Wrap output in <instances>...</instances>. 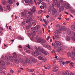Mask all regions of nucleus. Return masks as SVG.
<instances>
[{
    "instance_id": "obj_1",
    "label": "nucleus",
    "mask_w": 75,
    "mask_h": 75,
    "mask_svg": "<svg viewBox=\"0 0 75 75\" xmlns=\"http://www.w3.org/2000/svg\"><path fill=\"white\" fill-rule=\"evenodd\" d=\"M39 51L40 52L42 53L43 54L45 55H47L48 54V52L45 51L44 49L43 48L41 49V47L40 46L39 47Z\"/></svg>"
},
{
    "instance_id": "obj_2",
    "label": "nucleus",
    "mask_w": 75,
    "mask_h": 75,
    "mask_svg": "<svg viewBox=\"0 0 75 75\" xmlns=\"http://www.w3.org/2000/svg\"><path fill=\"white\" fill-rule=\"evenodd\" d=\"M52 16L55 15V16H57L58 15V12L57 10L55 8H53L52 11Z\"/></svg>"
},
{
    "instance_id": "obj_3",
    "label": "nucleus",
    "mask_w": 75,
    "mask_h": 75,
    "mask_svg": "<svg viewBox=\"0 0 75 75\" xmlns=\"http://www.w3.org/2000/svg\"><path fill=\"white\" fill-rule=\"evenodd\" d=\"M43 47H45V48H47L48 50H52V48H51V47L50 45H45L43 44Z\"/></svg>"
},
{
    "instance_id": "obj_4",
    "label": "nucleus",
    "mask_w": 75,
    "mask_h": 75,
    "mask_svg": "<svg viewBox=\"0 0 75 75\" xmlns=\"http://www.w3.org/2000/svg\"><path fill=\"white\" fill-rule=\"evenodd\" d=\"M59 29L61 31H65L67 30V28L65 26H62L60 27Z\"/></svg>"
},
{
    "instance_id": "obj_5",
    "label": "nucleus",
    "mask_w": 75,
    "mask_h": 75,
    "mask_svg": "<svg viewBox=\"0 0 75 75\" xmlns=\"http://www.w3.org/2000/svg\"><path fill=\"white\" fill-rule=\"evenodd\" d=\"M25 63L26 64H31L32 62L30 60V59L29 58H27L26 59Z\"/></svg>"
},
{
    "instance_id": "obj_6",
    "label": "nucleus",
    "mask_w": 75,
    "mask_h": 75,
    "mask_svg": "<svg viewBox=\"0 0 75 75\" xmlns=\"http://www.w3.org/2000/svg\"><path fill=\"white\" fill-rule=\"evenodd\" d=\"M30 11L32 13H35L36 11L35 10V6H34L32 7V9H30Z\"/></svg>"
},
{
    "instance_id": "obj_7",
    "label": "nucleus",
    "mask_w": 75,
    "mask_h": 75,
    "mask_svg": "<svg viewBox=\"0 0 75 75\" xmlns=\"http://www.w3.org/2000/svg\"><path fill=\"white\" fill-rule=\"evenodd\" d=\"M30 59L33 62H37V59L34 58L33 56H31L30 57Z\"/></svg>"
},
{
    "instance_id": "obj_8",
    "label": "nucleus",
    "mask_w": 75,
    "mask_h": 75,
    "mask_svg": "<svg viewBox=\"0 0 75 75\" xmlns=\"http://www.w3.org/2000/svg\"><path fill=\"white\" fill-rule=\"evenodd\" d=\"M38 26H36L35 27L34 29L33 30V33H37V32L38 31Z\"/></svg>"
},
{
    "instance_id": "obj_9",
    "label": "nucleus",
    "mask_w": 75,
    "mask_h": 75,
    "mask_svg": "<svg viewBox=\"0 0 75 75\" xmlns=\"http://www.w3.org/2000/svg\"><path fill=\"white\" fill-rule=\"evenodd\" d=\"M69 4L68 3H66L64 4V7L66 9H68L69 8Z\"/></svg>"
},
{
    "instance_id": "obj_10",
    "label": "nucleus",
    "mask_w": 75,
    "mask_h": 75,
    "mask_svg": "<svg viewBox=\"0 0 75 75\" xmlns=\"http://www.w3.org/2000/svg\"><path fill=\"white\" fill-rule=\"evenodd\" d=\"M64 10V7L63 6H61L59 8V11L60 12Z\"/></svg>"
},
{
    "instance_id": "obj_11",
    "label": "nucleus",
    "mask_w": 75,
    "mask_h": 75,
    "mask_svg": "<svg viewBox=\"0 0 75 75\" xmlns=\"http://www.w3.org/2000/svg\"><path fill=\"white\" fill-rule=\"evenodd\" d=\"M52 46L54 45L55 48H59V46L55 43H52Z\"/></svg>"
},
{
    "instance_id": "obj_12",
    "label": "nucleus",
    "mask_w": 75,
    "mask_h": 75,
    "mask_svg": "<svg viewBox=\"0 0 75 75\" xmlns=\"http://www.w3.org/2000/svg\"><path fill=\"white\" fill-rule=\"evenodd\" d=\"M3 73L4 75H6V73H5V72L3 71V70L0 68V73Z\"/></svg>"
},
{
    "instance_id": "obj_13",
    "label": "nucleus",
    "mask_w": 75,
    "mask_h": 75,
    "mask_svg": "<svg viewBox=\"0 0 75 75\" xmlns=\"http://www.w3.org/2000/svg\"><path fill=\"white\" fill-rule=\"evenodd\" d=\"M55 42L57 45H59V46L61 45L62 44L61 43V42L57 41H55Z\"/></svg>"
},
{
    "instance_id": "obj_14",
    "label": "nucleus",
    "mask_w": 75,
    "mask_h": 75,
    "mask_svg": "<svg viewBox=\"0 0 75 75\" xmlns=\"http://www.w3.org/2000/svg\"><path fill=\"white\" fill-rule=\"evenodd\" d=\"M2 3L4 5H6V4H7V2L5 1L4 0H2Z\"/></svg>"
},
{
    "instance_id": "obj_15",
    "label": "nucleus",
    "mask_w": 75,
    "mask_h": 75,
    "mask_svg": "<svg viewBox=\"0 0 75 75\" xmlns=\"http://www.w3.org/2000/svg\"><path fill=\"white\" fill-rule=\"evenodd\" d=\"M66 40L67 41H70L71 39L69 36H67L66 38Z\"/></svg>"
},
{
    "instance_id": "obj_16",
    "label": "nucleus",
    "mask_w": 75,
    "mask_h": 75,
    "mask_svg": "<svg viewBox=\"0 0 75 75\" xmlns=\"http://www.w3.org/2000/svg\"><path fill=\"white\" fill-rule=\"evenodd\" d=\"M42 38H39L37 40L38 42H41L42 41Z\"/></svg>"
},
{
    "instance_id": "obj_17",
    "label": "nucleus",
    "mask_w": 75,
    "mask_h": 75,
    "mask_svg": "<svg viewBox=\"0 0 75 75\" xmlns=\"http://www.w3.org/2000/svg\"><path fill=\"white\" fill-rule=\"evenodd\" d=\"M67 33L69 35H70V34H71V32L69 29H68V30H67Z\"/></svg>"
},
{
    "instance_id": "obj_18",
    "label": "nucleus",
    "mask_w": 75,
    "mask_h": 75,
    "mask_svg": "<svg viewBox=\"0 0 75 75\" xmlns=\"http://www.w3.org/2000/svg\"><path fill=\"white\" fill-rule=\"evenodd\" d=\"M0 63L2 65H3V66H4V65H5V63H4V62L3 61H0Z\"/></svg>"
},
{
    "instance_id": "obj_19",
    "label": "nucleus",
    "mask_w": 75,
    "mask_h": 75,
    "mask_svg": "<svg viewBox=\"0 0 75 75\" xmlns=\"http://www.w3.org/2000/svg\"><path fill=\"white\" fill-rule=\"evenodd\" d=\"M35 52H36V53L37 54H38L39 55H42L40 53V52L36 50H35Z\"/></svg>"
},
{
    "instance_id": "obj_20",
    "label": "nucleus",
    "mask_w": 75,
    "mask_h": 75,
    "mask_svg": "<svg viewBox=\"0 0 75 75\" xmlns=\"http://www.w3.org/2000/svg\"><path fill=\"white\" fill-rule=\"evenodd\" d=\"M67 55L69 57H71L72 55V52H69L67 53Z\"/></svg>"
},
{
    "instance_id": "obj_21",
    "label": "nucleus",
    "mask_w": 75,
    "mask_h": 75,
    "mask_svg": "<svg viewBox=\"0 0 75 75\" xmlns=\"http://www.w3.org/2000/svg\"><path fill=\"white\" fill-rule=\"evenodd\" d=\"M5 60L7 61H8V56H6L5 57Z\"/></svg>"
},
{
    "instance_id": "obj_22",
    "label": "nucleus",
    "mask_w": 75,
    "mask_h": 75,
    "mask_svg": "<svg viewBox=\"0 0 75 75\" xmlns=\"http://www.w3.org/2000/svg\"><path fill=\"white\" fill-rule=\"evenodd\" d=\"M71 29L72 30L75 31V26L73 25L71 27Z\"/></svg>"
},
{
    "instance_id": "obj_23",
    "label": "nucleus",
    "mask_w": 75,
    "mask_h": 75,
    "mask_svg": "<svg viewBox=\"0 0 75 75\" xmlns=\"http://www.w3.org/2000/svg\"><path fill=\"white\" fill-rule=\"evenodd\" d=\"M15 62L16 64H19V61L18 59H15Z\"/></svg>"
},
{
    "instance_id": "obj_24",
    "label": "nucleus",
    "mask_w": 75,
    "mask_h": 75,
    "mask_svg": "<svg viewBox=\"0 0 75 75\" xmlns=\"http://www.w3.org/2000/svg\"><path fill=\"white\" fill-rule=\"evenodd\" d=\"M3 7L2 6L0 5V11H3Z\"/></svg>"
},
{
    "instance_id": "obj_25",
    "label": "nucleus",
    "mask_w": 75,
    "mask_h": 75,
    "mask_svg": "<svg viewBox=\"0 0 75 75\" xmlns=\"http://www.w3.org/2000/svg\"><path fill=\"white\" fill-rule=\"evenodd\" d=\"M57 3V0H54L53 1V4L54 5H56Z\"/></svg>"
},
{
    "instance_id": "obj_26",
    "label": "nucleus",
    "mask_w": 75,
    "mask_h": 75,
    "mask_svg": "<svg viewBox=\"0 0 75 75\" xmlns=\"http://www.w3.org/2000/svg\"><path fill=\"white\" fill-rule=\"evenodd\" d=\"M13 56L14 58H17V54L16 53H13Z\"/></svg>"
},
{
    "instance_id": "obj_27",
    "label": "nucleus",
    "mask_w": 75,
    "mask_h": 75,
    "mask_svg": "<svg viewBox=\"0 0 75 75\" xmlns=\"http://www.w3.org/2000/svg\"><path fill=\"white\" fill-rule=\"evenodd\" d=\"M46 7V6L42 5L40 6V8L41 9H42V8H44Z\"/></svg>"
},
{
    "instance_id": "obj_28",
    "label": "nucleus",
    "mask_w": 75,
    "mask_h": 75,
    "mask_svg": "<svg viewBox=\"0 0 75 75\" xmlns=\"http://www.w3.org/2000/svg\"><path fill=\"white\" fill-rule=\"evenodd\" d=\"M46 42V40L44 39H42V42H41V43H42V44H44V43H45Z\"/></svg>"
},
{
    "instance_id": "obj_29",
    "label": "nucleus",
    "mask_w": 75,
    "mask_h": 75,
    "mask_svg": "<svg viewBox=\"0 0 75 75\" xmlns=\"http://www.w3.org/2000/svg\"><path fill=\"white\" fill-rule=\"evenodd\" d=\"M38 58L40 60H42L44 59V58L41 57L40 56H39Z\"/></svg>"
},
{
    "instance_id": "obj_30",
    "label": "nucleus",
    "mask_w": 75,
    "mask_h": 75,
    "mask_svg": "<svg viewBox=\"0 0 75 75\" xmlns=\"http://www.w3.org/2000/svg\"><path fill=\"white\" fill-rule=\"evenodd\" d=\"M8 2L9 4H13V1H12L11 0H8Z\"/></svg>"
},
{
    "instance_id": "obj_31",
    "label": "nucleus",
    "mask_w": 75,
    "mask_h": 75,
    "mask_svg": "<svg viewBox=\"0 0 75 75\" xmlns=\"http://www.w3.org/2000/svg\"><path fill=\"white\" fill-rule=\"evenodd\" d=\"M36 54H37L35 53V52H33L32 53L33 56L34 57V56H36Z\"/></svg>"
},
{
    "instance_id": "obj_32",
    "label": "nucleus",
    "mask_w": 75,
    "mask_h": 75,
    "mask_svg": "<svg viewBox=\"0 0 75 75\" xmlns=\"http://www.w3.org/2000/svg\"><path fill=\"white\" fill-rule=\"evenodd\" d=\"M74 36L71 37V38L73 40L75 41V33H74Z\"/></svg>"
},
{
    "instance_id": "obj_33",
    "label": "nucleus",
    "mask_w": 75,
    "mask_h": 75,
    "mask_svg": "<svg viewBox=\"0 0 75 75\" xmlns=\"http://www.w3.org/2000/svg\"><path fill=\"white\" fill-rule=\"evenodd\" d=\"M54 36L56 38H59V35L55 34Z\"/></svg>"
},
{
    "instance_id": "obj_34",
    "label": "nucleus",
    "mask_w": 75,
    "mask_h": 75,
    "mask_svg": "<svg viewBox=\"0 0 75 75\" xmlns=\"http://www.w3.org/2000/svg\"><path fill=\"white\" fill-rule=\"evenodd\" d=\"M6 7H7V8H8V10L10 9V6L9 4H8V5L6 6Z\"/></svg>"
},
{
    "instance_id": "obj_35",
    "label": "nucleus",
    "mask_w": 75,
    "mask_h": 75,
    "mask_svg": "<svg viewBox=\"0 0 75 75\" xmlns=\"http://www.w3.org/2000/svg\"><path fill=\"white\" fill-rule=\"evenodd\" d=\"M9 59H11V60H13V57L12 56H9Z\"/></svg>"
},
{
    "instance_id": "obj_36",
    "label": "nucleus",
    "mask_w": 75,
    "mask_h": 75,
    "mask_svg": "<svg viewBox=\"0 0 75 75\" xmlns=\"http://www.w3.org/2000/svg\"><path fill=\"white\" fill-rule=\"evenodd\" d=\"M35 70L34 69H30L28 70L29 72H34Z\"/></svg>"
},
{
    "instance_id": "obj_37",
    "label": "nucleus",
    "mask_w": 75,
    "mask_h": 75,
    "mask_svg": "<svg viewBox=\"0 0 75 75\" xmlns=\"http://www.w3.org/2000/svg\"><path fill=\"white\" fill-rule=\"evenodd\" d=\"M21 15H22V16H26V15H27V13L22 12L21 13Z\"/></svg>"
},
{
    "instance_id": "obj_38",
    "label": "nucleus",
    "mask_w": 75,
    "mask_h": 75,
    "mask_svg": "<svg viewBox=\"0 0 75 75\" xmlns=\"http://www.w3.org/2000/svg\"><path fill=\"white\" fill-rule=\"evenodd\" d=\"M35 50H37V51H40V50H39V47H38V48H37V47L35 46Z\"/></svg>"
},
{
    "instance_id": "obj_39",
    "label": "nucleus",
    "mask_w": 75,
    "mask_h": 75,
    "mask_svg": "<svg viewBox=\"0 0 75 75\" xmlns=\"http://www.w3.org/2000/svg\"><path fill=\"white\" fill-rule=\"evenodd\" d=\"M13 28V27L11 26H9V29L10 31H12V30H13V28Z\"/></svg>"
},
{
    "instance_id": "obj_40",
    "label": "nucleus",
    "mask_w": 75,
    "mask_h": 75,
    "mask_svg": "<svg viewBox=\"0 0 75 75\" xmlns=\"http://www.w3.org/2000/svg\"><path fill=\"white\" fill-rule=\"evenodd\" d=\"M61 50V49H59L57 50V52H59Z\"/></svg>"
},
{
    "instance_id": "obj_41",
    "label": "nucleus",
    "mask_w": 75,
    "mask_h": 75,
    "mask_svg": "<svg viewBox=\"0 0 75 75\" xmlns=\"http://www.w3.org/2000/svg\"><path fill=\"white\" fill-rule=\"evenodd\" d=\"M30 21H31V19H30L26 21V23H29V22H30Z\"/></svg>"
},
{
    "instance_id": "obj_42",
    "label": "nucleus",
    "mask_w": 75,
    "mask_h": 75,
    "mask_svg": "<svg viewBox=\"0 0 75 75\" xmlns=\"http://www.w3.org/2000/svg\"><path fill=\"white\" fill-rule=\"evenodd\" d=\"M28 13L29 15H32V14H33V13H32V12H31L30 11H29L28 12Z\"/></svg>"
},
{
    "instance_id": "obj_43",
    "label": "nucleus",
    "mask_w": 75,
    "mask_h": 75,
    "mask_svg": "<svg viewBox=\"0 0 75 75\" xmlns=\"http://www.w3.org/2000/svg\"><path fill=\"white\" fill-rule=\"evenodd\" d=\"M43 60V61L44 62H46V61H47V59H44L43 58V59L42 60Z\"/></svg>"
},
{
    "instance_id": "obj_44",
    "label": "nucleus",
    "mask_w": 75,
    "mask_h": 75,
    "mask_svg": "<svg viewBox=\"0 0 75 75\" xmlns=\"http://www.w3.org/2000/svg\"><path fill=\"white\" fill-rule=\"evenodd\" d=\"M60 4H61L59 3H57V7H59V6H60Z\"/></svg>"
},
{
    "instance_id": "obj_45",
    "label": "nucleus",
    "mask_w": 75,
    "mask_h": 75,
    "mask_svg": "<svg viewBox=\"0 0 75 75\" xmlns=\"http://www.w3.org/2000/svg\"><path fill=\"white\" fill-rule=\"evenodd\" d=\"M28 25L30 27H31V26H32V23H31L30 22L29 23Z\"/></svg>"
},
{
    "instance_id": "obj_46",
    "label": "nucleus",
    "mask_w": 75,
    "mask_h": 75,
    "mask_svg": "<svg viewBox=\"0 0 75 75\" xmlns=\"http://www.w3.org/2000/svg\"><path fill=\"white\" fill-rule=\"evenodd\" d=\"M41 2H42V1L41 0L39 1L38 2V4H41Z\"/></svg>"
},
{
    "instance_id": "obj_47",
    "label": "nucleus",
    "mask_w": 75,
    "mask_h": 75,
    "mask_svg": "<svg viewBox=\"0 0 75 75\" xmlns=\"http://www.w3.org/2000/svg\"><path fill=\"white\" fill-rule=\"evenodd\" d=\"M22 24L23 25H25V21H23L22 22Z\"/></svg>"
},
{
    "instance_id": "obj_48",
    "label": "nucleus",
    "mask_w": 75,
    "mask_h": 75,
    "mask_svg": "<svg viewBox=\"0 0 75 75\" xmlns=\"http://www.w3.org/2000/svg\"><path fill=\"white\" fill-rule=\"evenodd\" d=\"M30 27H31L30 26H29V25H28V26H27L26 28L27 29H28V30L30 29Z\"/></svg>"
},
{
    "instance_id": "obj_49",
    "label": "nucleus",
    "mask_w": 75,
    "mask_h": 75,
    "mask_svg": "<svg viewBox=\"0 0 75 75\" xmlns=\"http://www.w3.org/2000/svg\"><path fill=\"white\" fill-rule=\"evenodd\" d=\"M10 71L11 74H13V73H14V71H13V70L11 69L10 70Z\"/></svg>"
},
{
    "instance_id": "obj_50",
    "label": "nucleus",
    "mask_w": 75,
    "mask_h": 75,
    "mask_svg": "<svg viewBox=\"0 0 75 75\" xmlns=\"http://www.w3.org/2000/svg\"><path fill=\"white\" fill-rule=\"evenodd\" d=\"M30 4H33V2H34L33 1V0H30Z\"/></svg>"
},
{
    "instance_id": "obj_51",
    "label": "nucleus",
    "mask_w": 75,
    "mask_h": 75,
    "mask_svg": "<svg viewBox=\"0 0 75 75\" xmlns=\"http://www.w3.org/2000/svg\"><path fill=\"white\" fill-rule=\"evenodd\" d=\"M41 4H42V6H46L45 5V4L44 2H42Z\"/></svg>"
},
{
    "instance_id": "obj_52",
    "label": "nucleus",
    "mask_w": 75,
    "mask_h": 75,
    "mask_svg": "<svg viewBox=\"0 0 75 75\" xmlns=\"http://www.w3.org/2000/svg\"><path fill=\"white\" fill-rule=\"evenodd\" d=\"M26 52H27V53H30V50H27L26 51Z\"/></svg>"
},
{
    "instance_id": "obj_53",
    "label": "nucleus",
    "mask_w": 75,
    "mask_h": 75,
    "mask_svg": "<svg viewBox=\"0 0 75 75\" xmlns=\"http://www.w3.org/2000/svg\"><path fill=\"white\" fill-rule=\"evenodd\" d=\"M59 3H60V4H62L63 3V1H60Z\"/></svg>"
},
{
    "instance_id": "obj_54",
    "label": "nucleus",
    "mask_w": 75,
    "mask_h": 75,
    "mask_svg": "<svg viewBox=\"0 0 75 75\" xmlns=\"http://www.w3.org/2000/svg\"><path fill=\"white\" fill-rule=\"evenodd\" d=\"M28 1H29V0H26L25 1V3L26 4H27L28 3Z\"/></svg>"
},
{
    "instance_id": "obj_55",
    "label": "nucleus",
    "mask_w": 75,
    "mask_h": 75,
    "mask_svg": "<svg viewBox=\"0 0 75 75\" xmlns=\"http://www.w3.org/2000/svg\"><path fill=\"white\" fill-rule=\"evenodd\" d=\"M75 12V11L74 10H72L71 11V12L72 13H74Z\"/></svg>"
},
{
    "instance_id": "obj_56",
    "label": "nucleus",
    "mask_w": 75,
    "mask_h": 75,
    "mask_svg": "<svg viewBox=\"0 0 75 75\" xmlns=\"http://www.w3.org/2000/svg\"><path fill=\"white\" fill-rule=\"evenodd\" d=\"M27 47H28V48L29 49V50H30L31 49V48H30V46H29V45H28V46H27Z\"/></svg>"
},
{
    "instance_id": "obj_57",
    "label": "nucleus",
    "mask_w": 75,
    "mask_h": 75,
    "mask_svg": "<svg viewBox=\"0 0 75 75\" xmlns=\"http://www.w3.org/2000/svg\"><path fill=\"white\" fill-rule=\"evenodd\" d=\"M50 38L51 37L50 36H48L46 39L47 40H48L50 39Z\"/></svg>"
},
{
    "instance_id": "obj_58",
    "label": "nucleus",
    "mask_w": 75,
    "mask_h": 75,
    "mask_svg": "<svg viewBox=\"0 0 75 75\" xmlns=\"http://www.w3.org/2000/svg\"><path fill=\"white\" fill-rule=\"evenodd\" d=\"M54 68L55 69H56V68H58V66H54Z\"/></svg>"
},
{
    "instance_id": "obj_59",
    "label": "nucleus",
    "mask_w": 75,
    "mask_h": 75,
    "mask_svg": "<svg viewBox=\"0 0 75 75\" xmlns=\"http://www.w3.org/2000/svg\"><path fill=\"white\" fill-rule=\"evenodd\" d=\"M56 31L57 32V33H61V31H59V30H56Z\"/></svg>"
},
{
    "instance_id": "obj_60",
    "label": "nucleus",
    "mask_w": 75,
    "mask_h": 75,
    "mask_svg": "<svg viewBox=\"0 0 75 75\" xmlns=\"http://www.w3.org/2000/svg\"><path fill=\"white\" fill-rule=\"evenodd\" d=\"M62 64H63V65H65V62H62Z\"/></svg>"
},
{
    "instance_id": "obj_61",
    "label": "nucleus",
    "mask_w": 75,
    "mask_h": 75,
    "mask_svg": "<svg viewBox=\"0 0 75 75\" xmlns=\"http://www.w3.org/2000/svg\"><path fill=\"white\" fill-rule=\"evenodd\" d=\"M60 25H59V24H57L56 25V27H59Z\"/></svg>"
},
{
    "instance_id": "obj_62",
    "label": "nucleus",
    "mask_w": 75,
    "mask_h": 75,
    "mask_svg": "<svg viewBox=\"0 0 75 75\" xmlns=\"http://www.w3.org/2000/svg\"><path fill=\"white\" fill-rule=\"evenodd\" d=\"M19 48H22V47L21 45H19Z\"/></svg>"
},
{
    "instance_id": "obj_63",
    "label": "nucleus",
    "mask_w": 75,
    "mask_h": 75,
    "mask_svg": "<svg viewBox=\"0 0 75 75\" xmlns=\"http://www.w3.org/2000/svg\"><path fill=\"white\" fill-rule=\"evenodd\" d=\"M68 73V71H66L65 73H66V75H67Z\"/></svg>"
},
{
    "instance_id": "obj_64",
    "label": "nucleus",
    "mask_w": 75,
    "mask_h": 75,
    "mask_svg": "<svg viewBox=\"0 0 75 75\" xmlns=\"http://www.w3.org/2000/svg\"><path fill=\"white\" fill-rule=\"evenodd\" d=\"M32 75H36V74L34 73H32Z\"/></svg>"
}]
</instances>
